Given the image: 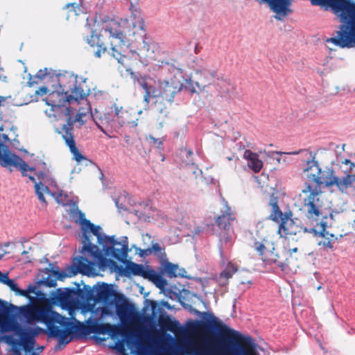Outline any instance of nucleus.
Returning a JSON list of instances; mask_svg holds the SVG:
<instances>
[{
  "instance_id": "nucleus-1",
  "label": "nucleus",
  "mask_w": 355,
  "mask_h": 355,
  "mask_svg": "<svg viewBox=\"0 0 355 355\" xmlns=\"http://www.w3.org/2000/svg\"><path fill=\"white\" fill-rule=\"evenodd\" d=\"M105 39L110 40L112 55L122 64L128 55V43H132V49L130 51L134 58H138L142 63H147L153 57L152 41L146 37L141 12L136 8L132 10L128 18L120 22L114 19L103 22L99 34L92 32L87 37L88 44L96 47L94 53L97 58L105 53Z\"/></svg>"
},
{
  "instance_id": "nucleus-2",
  "label": "nucleus",
  "mask_w": 355,
  "mask_h": 355,
  "mask_svg": "<svg viewBox=\"0 0 355 355\" xmlns=\"http://www.w3.org/2000/svg\"><path fill=\"white\" fill-rule=\"evenodd\" d=\"M69 215L75 223L80 225L82 231L83 256L75 258L73 261L76 272L96 276L98 269L105 270L107 268H116V262L107 257L115 258L119 261L126 259L129 251L126 236H123L118 241L114 236H107L100 226L95 225L86 219L85 214L77 207L71 209Z\"/></svg>"
},
{
  "instance_id": "nucleus-3",
  "label": "nucleus",
  "mask_w": 355,
  "mask_h": 355,
  "mask_svg": "<svg viewBox=\"0 0 355 355\" xmlns=\"http://www.w3.org/2000/svg\"><path fill=\"white\" fill-rule=\"evenodd\" d=\"M20 313L29 324L40 322L44 324L47 332L51 337L58 339L59 344L65 345L71 342L73 336H87L91 334L107 335L116 341L114 348L125 354L123 340H119L121 332L118 327L109 323H99L98 320L92 318L86 320V324L76 320L73 315L74 309L69 310L70 318L62 316L54 311L49 304L26 305L19 308Z\"/></svg>"
},
{
  "instance_id": "nucleus-4",
  "label": "nucleus",
  "mask_w": 355,
  "mask_h": 355,
  "mask_svg": "<svg viewBox=\"0 0 355 355\" xmlns=\"http://www.w3.org/2000/svg\"><path fill=\"white\" fill-rule=\"evenodd\" d=\"M43 331L39 327H22L14 315H0V355H39L44 347L35 348V337Z\"/></svg>"
},
{
  "instance_id": "nucleus-5",
  "label": "nucleus",
  "mask_w": 355,
  "mask_h": 355,
  "mask_svg": "<svg viewBox=\"0 0 355 355\" xmlns=\"http://www.w3.org/2000/svg\"><path fill=\"white\" fill-rule=\"evenodd\" d=\"M35 77L40 80H43L49 84L48 87L43 86L36 91V94L46 96L43 98L49 109L45 110L44 112L51 121L55 120H62L63 117L66 118L67 123L71 117V110L67 107V92H65L66 81L69 78L71 81L74 78L71 76L58 73L52 69L44 68L39 70Z\"/></svg>"
},
{
  "instance_id": "nucleus-6",
  "label": "nucleus",
  "mask_w": 355,
  "mask_h": 355,
  "mask_svg": "<svg viewBox=\"0 0 355 355\" xmlns=\"http://www.w3.org/2000/svg\"><path fill=\"white\" fill-rule=\"evenodd\" d=\"M335 15L342 24L336 31L335 36L326 40L327 44L340 49L355 47V1L346 0Z\"/></svg>"
},
{
  "instance_id": "nucleus-7",
  "label": "nucleus",
  "mask_w": 355,
  "mask_h": 355,
  "mask_svg": "<svg viewBox=\"0 0 355 355\" xmlns=\"http://www.w3.org/2000/svg\"><path fill=\"white\" fill-rule=\"evenodd\" d=\"M16 130L12 127L10 129L9 132L0 135V164L3 167L14 166L17 168L21 171L22 175L28 177L35 185V183H38L35 178L27 174L28 171H34L35 168L29 166L21 158L11 153L8 146L3 144V143L12 139L15 140L17 136Z\"/></svg>"
},
{
  "instance_id": "nucleus-8",
  "label": "nucleus",
  "mask_w": 355,
  "mask_h": 355,
  "mask_svg": "<svg viewBox=\"0 0 355 355\" xmlns=\"http://www.w3.org/2000/svg\"><path fill=\"white\" fill-rule=\"evenodd\" d=\"M183 74L180 69H175L173 71V78L170 80H165L160 83V92H157L148 86L147 83H141L142 88L145 90L144 97V102L148 104L150 98L161 96L164 100L171 102L175 95L180 92L183 87Z\"/></svg>"
},
{
  "instance_id": "nucleus-9",
  "label": "nucleus",
  "mask_w": 355,
  "mask_h": 355,
  "mask_svg": "<svg viewBox=\"0 0 355 355\" xmlns=\"http://www.w3.org/2000/svg\"><path fill=\"white\" fill-rule=\"evenodd\" d=\"M300 196L307 218L312 222H318L322 216L323 207V194L321 190L317 187L313 188L308 184L302 191Z\"/></svg>"
},
{
  "instance_id": "nucleus-10",
  "label": "nucleus",
  "mask_w": 355,
  "mask_h": 355,
  "mask_svg": "<svg viewBox=\"0 0 355 355\" xmlns=\"http://www.w3.org/2000/svg\"><path fill=\"white\" fill-rule=\"evenodd\" d=\"M267 3L270 9L277 14L275 18L281 20L289 10L291 0H261ZM313 5L320 6L326 9L330 8L335 14L346 0H310Z\"/></svg>"
},
{
  "instance_id": "nucleus-11",
  "label": "nucleus",
  "mask_w": 355,
  "mask_h": 355,
  "mask_svg": "<svg viewBox=\"0 0 355 355\" xmlns=\"http://www.w3.org/2000/svg\"><path fill=\"white\" fill-rule=\"evenodd\" d=\"M196 75L199 76L198 80L195 82L191 79L186 80L185 89L191 93H201L216 77L217 70L208 63H204L196 70Z\"/></svg>"
},
{
  "instance_id": "nucleus-12",
  "label": "nucleus",
  "mask_w": 355,
  "mask_h": 355,
  "mask_svg": "<svg viewBox=\"0 0 355 355\" xmlns=\"http://www.w3.org/2000/svg\"><path fill=\"white\" fill-rule=\"evenodd\" d=\"M87 94L80 87H75L71 90L70 94L67 93V104L69 110H76L75 105H82L83 106L78 110V113L73 120V122H78L81 124L85 121L83 118L91 112V106L86 98Z\"/></svg>"
},
{
  "instance_id": "nucleus-13",
  "label": "nucleus",
  "mask_w": 355,
  "mask_h": 355,
  "mask_svg": "<svg viewBox=\"0 0 355 355\" xmlns=\"http://www.w3.org/2000/svg\"><path fill=\"white\" fill-rule=\"evenodd\" d=\"M330 169L323 170L320 168L317 161L312 157L308 160L303 168L304 175L310 181L315 182L318 185L324 184L327 187V182L329 181L331 174Z\"/></svg>"
},
{
  "instance_id": "nucleus-14",
  "label": "nucleus",
  "mask_w": 355,
  "mask_h": 355,
  "mask_svg": "<svg viewBox=\"0 0 355 355\" xmlns=\"http://www.w3.org/2000/svg\"><path fill=\"white\" fill-rule=\"evenodd\" d=\"M345 173V175L338 177L332 170L329 181L327 182V187L335 186L343 194L352 193L355 196V174Z\"/></svg>"
},
{
  "instance_id": "nucleus-15",
  "label": "nucleus",
  "mask_w": 355,
  "mask_h": 355,
  "mask_svg": "<svg viewBox=\"0 0 355 355\" xmlns=\"http://www.w3.org/2000/svg\"><path fill=\"white\" fill-rule=\"evenodd\" d=\"M234 213L231 211L227 202H225L221 214L218 216L216 220L218 227L223 229V232L220 233V241L222 243H231L233 239V234L230 230V224L231 221L234 220Z\"/></svg>"
},
{
  "instance_id": "nucleus-16",
  "label": "nucleus",
  "mask_w": 355,
  "mask_h": 355,
  "mask_svg": "<svg viewBox=\"0 0 355 355\" xmlns=\"http://www.w3.org/2000/svg\"><path fill=\"white\" fill-rule=\"evenodd\" d=\"M71 125L72 122L71 121V119H69L67 123H64L62 125V130L58 132L62 134V138L65 141L67 146L69 147L70 152L73 155V159L79 164L87 159L76 148V142L71 133Z\"/></svg>"
},
{
  "instance_id": "nucleus-17",
  "label": "nucleus",
  "mask_w": 355,
  "mask_h": 355,
  "mask_svg": "<svg viewBox=\"0 0 355 355\" xmlns=\"http://www.w3.org/2000/svg\"><path fill=\"white\" fill-rule=\"evenodd\" d=\"M328 218L325 217L322 218V220L320 223V230H316L315 228H304L303 231L304 232H309L313 234L315 236L319 235L322 237V240L318 241L319 245H322L327 248H332L333 243L335 240L337 239L336 237L333 234L329 233L326 231V228L329 225Z\"/></svg>"
},
{
  "instance_id": "nucleus-18",
  "label": "nucleus",
  "mask_w": 355,
  "mask_h": 355,
  "mask_svg": "<svg viewBox=\"0 0 355 355\" xmlns=\"http://www.w3.org/2000/svg\"><path fill=\"white\" fill-rule=\"evenodd\" d=\"M301 229L288 214H285L280 223L279 232L282 236L295 235Z\"/></svg>"
},
{
  "instance_id": "nucleus-19",
  "label": "nucleus",
  "mask_w": 355,
  "mask_h": 355,
  "mask_svg": "<svg viewBox=\"0 0 355 355\" xmlns=\"http://www.w3.org/2000/svg\"><path fill=\"white\" fill-rule=\"evenodd\" d=\"M255 248L257 251L262 256L264 257V260L277 263V254L275 253V248L272 243L268 241L265 243H256Z\"/></svg>"
},
{
  "instance_id": "nucleus-20",
  "label": "nucleus",
  "mask_w": 355,
  "mask_h": 355,
  "mask_svg": "<svg viewBox=\"0 0 355 355\" xmlns=\"http://www.w3.org/2000/svg\"><path fill=\"white\" fill-rule=\"evenodd\" d=\"M116 313L121 322L124 324H130L136 320L135 311L127 305L118 306Z\"/></svg>"
},
{
  "instance_id": "nucleus-21",
  "label": "nucleus",
  "mask_w": 355,
  "mask_h": 355,
  "mask_svg": "<svg viewBox=\"0 0 355 355\" xmlns=\"http://www.w3.org/2000/svg\"><path fill=\"white\" fill-rule=\"evenodd\" d=\"M243 158L247 161L248 167L254 173H259L261 170L263 162L257 153L246 150L243 153Z\"/></svg>"
},
{
  "instance_id": "nucleus-22",
  "label": "nucleus",
  "mask_w": 355,
  "mask_h": 355,
  "mask_svg": "<svg viewBox=\"0 0 355 355\" xmlns=\"http://www.w3.org/2000/svg\"><path fill=\"white\" fill-rule=\"evenodd\" d=\"M89 113H91L93 121L98 126V128L101 130V131L103 132L105 135H107L109 137H111V136L107 135V132L103 128V125H105L111 124L112 120L111 119L110 115L106 113L101 114L98 112L97 110H95L94 112H92L91 111Z\"/></svg>"
},
{
  "instance_id": "nucleus-23",
  "label": "nucleus",
  "mask_w": 355,
  "mask_h": 355,
  "mask_svg": "<svg viewBox=\"0 0 355 355\" xmlns=\"http://www.w3.org/2000/svg\"><path fill=\"white\" fill-rule=\"evenodd\" d=\"M115 115L117 117L118 123L120 126H123L125 124H128L131 127L137 126V122L136 121H130L129 119V113L128 111L123 110L122 107H114Z\"/></svg>"
},
{
  "instance_id": "nucleus-24",
  "label": "nucleus",
  "mask_w": 355,
  "mask_h": 355,
  "mask_svg": "<svg viewBox=\"0 0 355 355\" xmlns=\"http://www.w3.org/2000/svg\"><path fill=\"white\" fill-rule=\"evenodd\" d=\"M150 269V268L148 266L137 264L133 262H130L125 267V271L127 273L135 275H140L145 279L146 278V274L148 273Z\"/></svg>"
},
{
  "instance_id": "nucleus-25",
  "label": "nucleus",
  "mask_w": 355,
  "mask_h": 355,
  "mask_svg": "<svg viewBox=\"0 0 355 355\" xmlns=\"http://www.w3.org/2000/svg\"><path fill=\"white\" fill-rule=\"evenodd\" d=\"M146 279H148L153 282L155 286L161 290H163L167 285L166 280L152 269H150L148 273L146 274Z\"/></svg>"
},
{
  "instance_id": "nucleus-26",
  "label": "nucleus",
  "mask_w": 355,
  "mask_h": 355,
  "mask_svg": "<svg viewBox=\"0 0 355 355\" xmlns=\"http://www.w3.org/2000/svg\"><path fill=\"white\" fill-rule=\"evenodd\" d=\"M35 193L40 201L46 203L44 194L47 193L51 195V193H53L50 191L49 187L46 186L42 182H39L38 183H35L34 185Z\"/></svg>"
},
{
  "instance_id": "nucleus-27",
  "label": "nucleus",
  "mask_w": 355,
  "mask_h": 355,
  "mask_svg": "<svg viewBox=\"0 0 355 355\" xmlns=\"http://www.w3.org/2000/svg\"><path fill=\"white\" fill-rule=\"evenodd\" d=\"M0 282L7 285L12 291H15L17 294L26 295L25 291H21L18 288L17 284L12 279H10L7 275H3L0 272Z\"/></svg>"
},
{
  "instance_id": "nucleus-28",
  "label": "nucleus",
  "mask_w": 355,
  "mask_h": 355,
  "mask_svg": "<svg viewBox=\"0 0 355 355\" xmlns=\"http://www.w3.org/2000/svg\"><path fill=\"white\" fill-rule=\"evenodd\" d=\"M165 271L170 277L184 276L185 270L183 268H180L178 265L168 263L165 266Z\"/></svg>"
},
{
  "instance_id": "nucleus-29",
  "label": "nucleus",
  "mask_w": 355,
  "mask_h": 355,
  "mask_svg": "<svg viewBox=\"0 0 355 355\" xmlns=\"http://www.w3.org/2000/svg\"><path fill=\"white\" fill-rule=\"evenodd\" d=\"M50 170L48 168L45 171L37 173V179L40 180V182L44 181L45 183L49 184L50 186L57 188V182L54 178L48 174Z\"/></svg>"
},
{
  "instance_id": "nucleus-30",
  "label": "nucleus",
  "mask_w": 355,
  "mask_h": 355,
  "mask_svg": "<svg viewBox=\"0 0 355 355\" xmlns=\"http://www.w3.org/2000/svg\"><path fill=\"white\" fill-rule=\"evenodd\" d=\"M51 196L55 198L58 203L63 205H67L71 201L68 195L62 190H58L57 191L51 193Z\"/></svg>"
},
{
  "instance_id": "nucleus-31",
  "label": "nucleus",
  "mask_w": 355,
  "mask_h": 355,
  "mask_svg": "<svg viewBox=\"0 0 355 355\" xmlns=\"http://www.w3.org/2000/svg\"><path fill=\"white\" fill-rule=\"evenodd\" d=\"M237 270V266L232 262H229L226 268L223 270L220 275V281L222 279H228L231 278L233 274Z\"/></svg>"
},
{
  "instance_id": "nucleus-32",
  "label": "nucleus",
  "mask_w": 355,
  "mask_h": 355,
  "mask_svg": "<svg viewBox=\"0 0 355 355\" xmlns=\"http://www.w3.org/2000/svg\"><path fill=\"white\" fill-rule=\"evenodd\" d=\"M300 152V151H293V152H290V153H285V152L275 151V152H269V153H268L267 155L268 157L275 159L279 164H281L282 162V157H281L282 155H297ZM301 152L305 153L306 154H309L310 157H312L311 153H308L306 150H302Z\"/></svg>"
},
{
  "instance_id": "nucleus-33",
  "label": "nucleus",
  "mask_w": 355,
  "mask_h": 355,
  "mask_svg": "<svg viewBox=\"0 0 355 355\" xmlns=\"http://www.w3.org/2000/svg\"><path fill=\"white\" fill-rule=\"evenodd\" d=\"M270 205L272 207V213L270 215V218L274 221L281 223L284 218V215H283L276 202H271Z\"/></svg>"
},
{
  "instance_id": "nucleus-34",
  "label": "nucleus",
  "mask_w": 355,
  "mask_h": 355,
  "mask_svg": "<svg viewBox=\"0 0 355 355\" xmlns=\"http://www.w3.org/2000/svg\"><path fill=\"white\" fill-rule=\"evenodd\" d=\"M241 355H259L257 350V345L253 342L248 343L246 349H244L241 345H239Z\"/></svg>"
},
{
  "instance_id": "nucleus-35",
  "label": "nucleus",
  "mask_w": 355,
  "mask_h": 355,
  "mask_svg": "<svg viewBox=\"0 0 355 355\" xmlns=\"http://www.w3.org/2000/svg\"><path fill=\"white\" fill-rule=\"evenodd\" d=\"M112 295V290L110 286L103 284L97 290V296L103 300H108Z\"/></svg>"
},
{
  "instance_id": "nucleus-36",
  "label": "nucleus",
  "mask_w": 355,
  "mask_h": 355,
  "mask_svg": "<svg viewBox=\"0 0 355 355\" xmlns=\"http://www.w3.org/2000/svg\"><path fill=\"white\" fill-rule=\"evenodd\" d=\"M340 167H345L344 171L345 173H350L353 168L355 167V164L351 160L348 159H345L340 161Z\"/></svg>"
},
{
  "instance_id": "nucleus-37",
  "label": "nucleus",
  "mask_w": 355,
  "mask_h": 355,
  "mask_svg": "<svg viewBox=\"0 0 355 355\" xmlns=\"http://www.w3.org/2000/svg\"><path fill=\"white\" fill-rule=\"evenodd\" d=\"M92 313L95 316L98 315V320H102L110 314V311L105 307L98 308L96 310L92 311Z\"/></svg>"
},
{
  "instance_id": "nucleus-38",
  "label": "nucleus",
  "mask_w": 355,
  "mask_h": 355,
  "mask_svg": "<svg viewBox=\"0 0 355 355\" xmlns=\"http://www.w3.org/2000/svg\"><path fill=\"white\" fill-rule=\"evenodd\" d=\"M147 139L149 141L150 144L155 146L157 148H159L163 144V138H155L154 137L150 135L148 137Z\"/></svg>"
},
{
  "instance_id": "nucleus-39",
  "label": "nucleus",
  "mask_w": 355,
  "mask_h": 355,
  "mask_svg": "<svg viewBox=\"0 0 355 355\" xmlns=\"http://www.w3.org/2000/svg\"><path fill=\"white\" fill-rule=\"evenodd\" d=\"M220 330L225 336H234L236 334V331L230 329L225 324H223L220 327Z\"/></svg>"
},
{
  "instance_id": "nucleus-40",
  "label": "nucleus",
  "mask_w": 355,
  "mask_h": 355,
  "mask_svg": "<svg viewBox=\"0 0 355 355\" xmlns=\"http://www.w3.org/2000/svg\"><path fill=\"white\" fill-rule=\"evenodd\" d=\"M151 251L159 257H162L164 254L163 249L158 243H153L152 245Z\"/></svg>"
},
{
  "instance_id": "nucleus-41",
  "label": "nucleus",
  "mask_w": 355,
  "mask_h": 355,
  "mask_svg": "<svg viewBox=\"0 0 355 355\" xmlns=\"http://www.w3.org/2000/svg\"><path fill=\"white\" fill-rule=\"evenodd\" d=\"M188 168L196 175V177H198V175L202 173V171L198 169L196 166H188Z\"/></svg>"
},
{
  "instance_id": "nucleus-42",
  "label": "nucleus",
  "mask_w": 355,
  "mask_h": 355,
  "mask_svg": "<svg viewBox=\"0 0 355 355\" xmlns=\"http://www.w3.org/2000/svg\"><path fill=\"white\" fill-rule=\"evenodd\" d=\"M6 100V97L0 96V107L3 105Z\"/></svg>"
},
{
  "instance_id": "nucleus-43",
  "label": "nucleus",
  "mask_w": 355,
  "mask_h": 355,
  "mask_svg": "<svg viewBox=\"0 0 355 355\" xmlns=\"http://www.w3.org/2000/svg\"><path fill=\"white\" fill-rule=\"evenodd\" d=\"M297 252V248H292V249L289 250V252H290L291 254H292L293 253Z\"/></svg>"
},
{
  "instance_id": "nucleus-44",
  "label": "nucleus",
  "mask_w": 355,
  "mask_h": 355,
  "mask_svg": "<svg viewBox=\"0 0 355 355\" xmlns=\"http://www.w3.org/2000/svg\"><path fill=\"white\" fill-rule=\"evenodd\" d=\"M289 159L287 157L282 158V162L285 164H288L289 162Z\"/></svg>"
},
{
  "instance_id": "nucleus-45",
  "label": "nucleus",
  "mask_w": 355,
  "mask_h": 355,
  "mask_svg": "<svg viewBox=\"0 0 355 355\" xmlns=\"http://www.w3.org/2000/svg\"><path fill=\"white\" fill-rule=\"evenodd\" d=\"M116 207H118V209H119V210H121V209H123L122 206L119 205L118 201H116Z\"/></svg>"
},
{
  "instance_id": "nucleus-46",
  "label": "nucleus",
  "mask_w": 355,
  "mask_h": 355,
  "mask_svg": "<svg viewBox=\"0 0 355 355\" xmlns=\"http://www.w3.org/2000/svg\"><path fill=\"white\" fill-rule=\"evenodd\" d=\"M3 75V69L1 67H0V78H1Z\"/></svg>"
},
{
  "instance_id": "nucleus-47",
  "label": "nucleus",
  "mask_w": 355,
  "mask_h": 355,
  "mask_svg": "<svg viewBox=\"0 0 355 355\" xmlns=\"http://www.w3.org/2000/svg\"><path fill=\"white\" fill-rule=\"evenodd\" d=\"M327 46H328V48L329 49V50H333V49H332V47H331V46H329V45H328Z\"/></svg>"
},
{
  "instance_id": "nucleus-48",
  "label": "nucleus",
  "mask_w": 355,
  "mask_h": 355,
  "mask_svg": "<svg viewBox=\"0 0 355 355\" xmlns=\"http://www.w3.org/2000/svg\"><path fill=\"white\" fill-rule=\"evenodd\" d=\"M141 113H142V111H141V110H140V111H139V112H138V114H141Z\"/></svg>"
},
{
  "instance_id": "nucleus-49",
  "label": "nucleus",
  "mask_w": 355,
  "mask_h": 355,
  "mask_svg": "<svg viewBox=\"0 0 355 355\" xmlns=\"http://www.w3.org/2000/svg\"><path fill=\"white\" fill-rule=\"evenodd\" d=\"M76 171V168H74L73 170L71 171V173H74Z\"/></svg>"
},
{
  "instance_id": "nucleus-50",
  "label": "nucleus",
  "mask_w": 355,
  "mask_h": 355,
  "mask_svg": "<svg viewBox=\"0 0 355 355\" xmlns=\"http://www.w3.org/2000/svg\"><path fill=\"white\" fill-rule=\"evenodd\" d=\"M232 157H228V160H229V161H230V160H232Z\"/></svg>"
},
{
  "instance_id": "nucleus-51",
  "label": "nucleus",
  "mask_w": 355,
  "mask_h": 355,
  "mask_svg": "<svg viewBox=\"0 0 355 355\" xmlns=\"http://www.w3.org/2000/svg\"><path fill=\"white\" fill-rule=\"evenodd\" d=\"M330 219L332 220L333 219V216L332 215H330Z\"/></svg>"
},
{
  "instance_id": "nucleus-52",
  "label": "nucleus",
  "mask_w": 355,
  "mask_h": 355,
  "mask_svg": "<svg viewBox=\"0 0 355 355\" xmlns=\"http://www.w3.org/2000/svg\"><path fill=\"white\" fill-rule=\"evenodd\" d=\"M2 304V301L0 300V306H1Z\"/></svg>"
},
{
  "instance_id": "nucleus-53",
  "label": "nucleus",
  "mask_w": 355,
  "mask_h": 355,
  "mask_svg": "<svg viewBox=\"0 0 355 355\" xmlns=\"http://www.w3.org/2000/svg\"><path fill=\"white\" fill-rule=\"evenodd\" d=\"M101 340H105V338H101Z\"/></svg>"
}]
</instances>
